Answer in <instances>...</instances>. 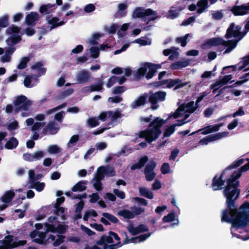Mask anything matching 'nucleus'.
I'll list each match as a JSON object with an SVG mask.
<instances>
[{
	"mask_svg": "<svg viewBox=\"0 0 249 249\" xmlns=\"http://www.w3.org/2000/svg\"><path fill=\"white\" fill-rule=\"evenodd\" d=\"M244 162V159H240L233 162L219 177L216 175L214 177L212 185L213 190H220L224 185L226 178L230 176L227 179V185L224 191L228 209L222 212L221 221L231 223V233L232 236L238 238H241L242 236L236 234L235 232H241V231L249 228V215L247 213L248 204H243L238 211L235 205V201L240 194V190L237 188L239 186L237 179L241 177L242 172L249 170V161L239 170L233 173L231 171V169L239 166Z\"/></svg>",
	"mask_w": 249,
	"mask_h": 249,
	"instance_id": "f257e3e1",
	"label": "nucleus"
},
{
	"mask_svg": "<svg viewBox=\"0 0 249 249\" xmlns=\"http://www.w3.org/2000/svg\"><path fill=\"white\" fill-rule=\"evenodd\" d=\"M241 27L231 23L227 30L225 37L227 39L233 37V39L226 41L221 37H213L206 40L201 45V47L203 49H208L213 46L221 45L228 47L224 53H229L236 47L237 43L244 37V35L241 32Z\"/></svg>",
	"mask_w": 249,
	"mask_h": 249,
	"instance_id": "f03ea898",
	"label": "nucleus"
},
{
	"mask_svg": "<svg viewBox=\"0 0 249 249\" xmlns=\"http://www.w3.org/2000/svg\"><path fill=\"white\" fill-rule=\"evenodd\" d=\"M151 234V233H147L129 239L126 233L124 232L122 236L125 237V238L123 243L122 244L118 234L113 231H109L107 236H102L100 239L97 242V244L101 246V247L99 248L102 249H117L124 244L130 243H137L144 241L150 237Z\"/></svg>",
	"mask_w": 249,
	"mask_h": 249,
	"instance_id": "7ed1b4c3",
	"label": "nucleus"
},
{
	"mask_svg": "<svg viewBox=\"0 0 249 249\" xmlns=\"http://www.w3.org/2000/svg\"><path fill=\"white\" fill-rule=\"evenodd\" d=\"M196 105L193 101L184 103L178 107L177 111L172 115H171L167 120L173 117L175 119L178 118L183 117V119L177 120V123L172 124L168 127L164 132V137H169L175 130V127L177 126H181L186 123L189 122V120H186L196 109Z\"/></svg>",
	"mask_w": 249,
	"mask_h": 249,
	"instance_id": "20e7f679",
	"label": "nucleus"
},
{
	"mask_svg": "<svg viewBox=\"0 0 249 249\" xmlns=\"http://www.w3.org/2000/svg\"><path fill=\"white\" fill-rule=\"evenodd\" d=\"M20 28L12 25L6 30V33L9 37L6 40L8 48L5 50V53L0 57V60L2 63L10 62L11 60V56L16 48L14 45L18 43L21 39L19 35Z\"/></svg>",
	"mask_w": 249,
	"mask_h": 249,
	"instance_id": "39448f33",
	"label": "nucleus"
},
{
	"mask_svg": "<svg viewBox=\"0 0 249 249\" xmlns=\"http://www.w3.org/2000/svg\"><path fill=\"white\" fill-rule=\"evenodd\" d=\"M121 114L120 111L117 110L114 112L112 111H108L103 112L99 116L98 118L96 117L89 118L88 120V123L89 125L91 127H95L99 124L98 119L102 121H107L108 122L106 127L95 131L93 134L94 135H98L103 133L105 130L111 128L113 126L115 123L116 122L117 119L120 118Z\"/></svg>",
	"mask_w": 249,
	"mask_h": 249,
	"instance_id": "423d86ee",
	"label": "nucleus"
},
{
	"mask_svg": "<svg viewBox=\"0 0 249 249\" xmlns=\"http://www.w3.org/2000/svg\"><path fill=\"white\" fill-rule=\"evenodd\" d=\"M166 121L160 117H157L150 124L147 129L139 132V138H145L148 142L155 141L161 134L160 127Z\"/></svg>",
	"mask_w": 249,
	"mask_h": 249,
	"instance_id": "0eeeda50",
	"label": "nucleus"
},
{
	"mask_svg": "<svg viewBox=\"0 0 249 249\" xmlns=\"http://www.w3.org/2000/svg\"><path fill=\"white\" fill-rule=\"evenodd\" d=\"M30 237L33 241L39 244H45L46 243H52L53 245L57 247L60 245L63 241V238L62 235H50V236L45 240L46 234L43 232H40L38 231H34L30 233Z\"/></svg>",
	"mask_w": 249,
	"mask_h": 249,
	"instance_id": "6e6552de",
	"label": "nucleus"
},
{
	"mask_svg": "<svg viewBox=\"0 0 249 249\" xmlns=\"http://www.w3.org/2000/svg\"><path fill=\"white\" fill-rule=\"evenodd\" d=\"M115 175V172L112 167L109 165L99 167L92 180L93 186L98 191L102 190L103 188L101 180L104 178L105 176L113 177Z\"/></svg>",
	"mask_w": 249,
	"mask_h": 249,
	"instance_id": "1a4fd4ad",
	"label": "nucleus"
},
{
	"mask_svg": "<svg viewBox=\"0 0 249 249\" xmlns=\"http://www.w3.org/2000/svg\"><path fill=\"white\" fill-rule=\"evenodd\" d=\"M56 219L57 217L55 216H50L47 222L44 224L41 223L36 224L35 227L37 230H40L44 227V229L47 232L51 231L63 233L66 231V227L60 224V222L58 221Z\"/></svg>",
	"mask_w": 249,
	"mask_h": 249,
	"instance_id": "9d476101",
	"label": "nucleus"
},
{
	"mask_svg": "<svg viewBox=\"0 0 249 249\" xmlns=\"http://www.w3.org/2000/svg\"><path fill=\"white\" fill-rule=\"evenodd\" d=\"M160 67L161 66L159 64L145 63L142 65L139 69L134 71V79L136 80L140 79L142 76L144 75L146 71L148 70L149 71L146 75V78L149 79L153 76L157 70L160 68Z\"/></svg>",
	"mask_w": 249,
	"mask_h": 249,
	"instance_id": "9b49d317",
	"label": "nucleus"
},
{
	"mask_svg": "<svg viewBox=\"0 0 249 249\" xmlns=\"http://www.w3.org/2000/svg\"><path fill=\"white\" fill-rule=\"evenodd\" d=\"M132 17L133 18L148 17V20H154L158 17L157 13L151 9H145L142 7L136 8L132 14Z\"/></svg>",
	"mask_w": 249,
	"mask_h": 249,
	"instance_id": "f8f14e48",
	"label": "nucleus"
},
{
	"mask_svg": "<svg viewBox=\"0 0 249 249\" xmlns=\"http://www.w3.org/2000/svg\"><path fill=\"white\" fill-rule=\"evenodd\" d=\"M15 106V113H17L19 110L27 111L29 110L32 102L28 100L25 96L21 95L18 97L14 102Z\"/></svg>",
	"mask_w": 249,
	"mask_h": 249,
	"instance_id": "ddd939ff",
	"label": "nucleus"
},
{
	"mask_svg": "<svg viewBox=\"0 0 249 249\" xmlns=\"http://www.w3.org/2000/svg\"><path fill=\"white\" fill-rule=\"evenodd\" d=\"M14 238L12 235L6 236L2 240L3 245L0 246V249H11L16 247L23 246L26 243L25 240L16 241L14 240Z\"/></svg>",
	"mask_w": 249,
	"mask_h": 249,
	"instance_id": "4468645a",
	"label": "nucleus"
},
{
	"mask_svg": "<svg viewBox=\"0 0 249 249\" xmlns=\"http://www.w3.org/2000/svg\"><path fill=\"white\" fill-rule=\"evenodd\" d=\"M188 84V82H182L180 79L178 78L174 79H167L164 80L159 82L157 85L161 86L162 88H171L175 87V89H177L186 86Z\"/></svg>",
	"mask_w": 249,
	"mask_h": 249,
	"instance_id": "2eb2a0df",
	"label": "nucleus"
},
{
	"mask_svg": "<svg viewBox=\"0 0 249 249\" xmlns=\"http://www.w3.org/2000/svg\"><path fill=\"white\" fill-rule=\"evenodd\" d=\"M91 75L89 71L86 69L77 71L75 76V80L77 84H84L91 81Z\"/></svg>",
	"mask_w": 249,
	"mask_h": 249,
	"instance_id": "dca6fc26",
	"label": "nucleus"
},
{
	"mask_svg": "<svg viewBox=\"0 0 249 249\" xmlns=\"http://www.w3.org/2000/svg\"><path fill=\"white\" fill-rule=\"evenodd\" d=\"M15 195L14 190L6 191L0 199V211L6 209Z\"/></svg>",
	"mask_w": 249,
	"mask_h": 249,
	"instance_id": "f3484780",
	"label": "nucleus"
},
{
	"mask_svg": "<svg viewBox=\"0 0 249 249\" xmlns=\"http://www.w3.org/2000/svg\"><path fill=\"white\" fill-rule=\"evenodd\" d=\"M104 82L100 80L96 84L84 87L80 90V93L84 95H87L93 91H100L103 89Z\"/></svg>",
	"mask_w": 249,
	"mask_h": 249,
	"instance_id": "a211bd4d",
	"label": "nucleus"
},
{
	"mask_svg": "<svg viewBox=\"0 0 249 249\" xmlns=\"http://www.w3.org/2000/svg\"><path fill=\"white\" fill-rule=\"evenodd\" d=\"M166 93L164 91H158L151 94L149 98V101L152 104L153 109L157 108V106H154L159 102H163L165 99Z\"/></svg>",
	"mask_w": 249,
	"mask_h": 249,
	"instance_id": "6ab92c4d",
	"label": "nucleus"
},
{
	"mask_svg": "<svg viewBox=\"0 0 249 249\" xmlns=\"http://www.w3.org/2000/svg\"><path fill=\"white\" fill-rule=\"evenodd\" d=\"M156 166V163L154 161H150L145 166L144 174L146 180L148 181L152 180L156 177L154 169Z\"/></svg>",
	"mask_w": 249,
	"mask_h": 249,
	"instance_id": "aec40b11",
	"label": "nucleus"
},
{
	"mask_svg": "<svg viewBox=\"0 0 249 249\" xmlns=\"http://www.w3.org/2000/svg\"><path fill=\"white\" fill-rule=\"evenodd\" d=\"M228 133V132H222L210 135L200 140L199 143L202 145H206L210 142L215 141L227 136Z\"/></svg>",
	"mask_w": 249,
	"mask_h": 249,
	"instance_id": "412c9836",
	"label": "nucleus"
},
{
	"mask_svg": "<svg viewBox=\"0 0 249 249\" xmlns=\"http://www.w3.org/2000/svg\"><path fill=\"white\" fill-rule=\"evenodd\" d=\"M184 9V7L180 5V3H178L172 6L170 9L168 11L166 17L168 18L173 19L178 18L181 12Z\"/></svg>",
	"mask_w": 249,
	"mask_h": 249,
	"instance_id": "4be33fe9",
	"label": "nucleus"
},
{
	"mask_svg": "<svg viewBox=\"0 0 249 249\" xmlns=\"http://www.w3.org/2000/svg\"><path fill=\"white\" fill-rule=\"evenodd\" d=\"M232 78V76L231 74L220 77L218 81L212 85V89H213V92L214 93H215L217 90H218L221 86L225 85L228 82L231 81Z\"/></svg>",
	"mask_w": 249,
	"mask_h": 249,
	"instance_id": "5701e85b",
	"label": "nucleus"
},
{
	"mask_svg": "<svg viewBox=\"0 0 249 249\" xmlns=\"http://www.w3.org/2000/svg\"><path fill=\"white\" fill-rule=\"evenodd\" d=\"M231 11L236 16L247 14L249 13V2L241 6H235L232 8Z\"/></svg>",
	"mask_w": 249,
	"mask_h": 249,
	"instance_id": "b1692460",
	"label": "nucleus"
},
{
	"mask_svg": "<svg viewBox=\"0 0 249 249\" xmlns=\"http://www.w3.org/2000/svg\"><path fill=\"white\" fill-rule=\"evenodd\" d=\"M249 64V55L245 56L242 58V60L237 64L234 66H230L223 68L222 74H224V71L228 69H232V71L238 70L239 71L243 69L246 66Z\"/></svg>",
	"mask_w": 249,
	"mask_h": 249,
	"instance_id": "393cba45",
	"label": "nucleus"
},
{
	"mask_svg": "<svg viewBox=\"0 0 249 249\" xmlns=\"http://www.w3.org/2000/svg\"><path fill=\"white\" fill-rule=\"evenodd\" d=\"M48 24L50 25V30H52L59 26L63 25L66 21H60V19L57 17L48 16L47 17Z\"/></svg>",
	"mask_w": 249,
	"mask_h": 249,
	"instance_id": "a878e982",
	"label": "nucleus"
},
{
	"mask_svg": "<svg viewBox=\"0 0 249 249\" xmlns=\"http://www.w3.org/2000/svg\"><path fill=\"white\" fill-rule=\"evenodd\" d=\"M147 97L148 94L146 93L141 95L131 103L130 105L131 108L132 109H135L144 106L146 102Z\"/></svg>",
	"mask_w": 249,
	"mask_h": 249,
	"instance_id": "bb28decb",
	"label": "nucleus"
},
{
	"mask_svg": "<svg viewBox=\"0 0 249 249\" xmlns=\"http://www.w3.org/2000/svg\"><path fill=\"white\" fill-rule=\"evenodd\" d=\"M222 126V124H215L213 125H209V126L204 127L203 129L198 130L196 132H194V133L202 131V132H201L202 134L206 135V134H208L209 133H212L213 132H216V131H218L219 130L220 127ZM193 134H194V133H193L191 135H192Z\"/></svg>",
	"mask_w": 249,
	"mask_h": 249,
	"instance_id": "cd10ccee",
	"label": "nucleus"
},
{
	"mask_svg": "<svg viewBox=\"0 0 249 249\" xmlns=\"http://www.w3.org/2000/svg\"><path fill=\"white\" fill-rule=\"evenodd\" d=\"M38 80L35 75L27 76L24 81V85L27 88H32L38 83Z\"/></svg>",
	"mask_w": 249,
	"mask_h": 249,
	"instance_id": "c85d7f7f",
	"label": "nucleus"
},
{
	"mask_svg": "<svg viewBox=\"0 0 249 249\" xmlns=\"http://www.w3.org/2000/svg\"><path fill=\"white\" fill-rule=\"evenodd\" d=\"M109 47L107 44H103L102 45H100L99 47H91L89 49L90 52L91 53V57L96 58L99 56V51H104L107 48H108Z\"/></svg>",
	"mask_w": 249,
	"mask_h": 249,
	"instance_id": "c756f323",
	"label": "nucleus"
},
{
	"mask_svg": "<svg viewBox=\"0 0 249 249\" xmlns=\"http://www.w3.org/2000/svg\"><path fill=\"white\" fill-rule=\"evenodd\" d=\"M59 128L57 124L54 122H52L48 124L47 126L44 129V131L46 134H55L57 132Z\"/></svg>",
	"mask_w": 249,
	"mask_h": 249,
	"instance_id": "7c9ffc66",
	"label": "nucleus"
},
{
	"mask_svg": "<svg viewBox=\"0 0 249 249\" xmlns=\"http://www.w3.org/2000/svg\"><path fill=\"white\" fill-rule=\"evenodd\" d=\"M196 5L197 7L196 13L199 15L204 13L210 6L207 0H199Z\"/></svg>",
	"mask_w": 249,
	"mask_h": 249,
	"instance_id": "2f4dec72",
	"label": "nucleus"
},
{
	"mask_svg": "<svg viewBox=\"0 0 249 249\" xmlns=\"http://www.w3.org/2000/svg\"><path fill=\"white\" fill-rule=\"evenodd\" d=\"M128 230L132 235H135L142 232L147 231L148 228L144 225H140L136 227L130 226L128 227Z\"/></svg>",
	"mask_w": 249,
	"mask_h": 249,
	"instance_id": "473e14b6",
	"label": "nucleus"
},
{
	"mask_svg": "<svg viewBox=\"0 0 249 249\" xmlns=\"http://www.w3.org/2000/svg\"><path fill=\"white\" fill-rule=\"evenodd\" d=\"M127 6L128 5L126 3L119 4L118 6V11L115 15V17L120 18L125 16L127 14L126 9Z\"/></svg>",
	"mask_w": 249,
	"mask_h": 249,
	"instance_id": "72a5a7b5",
	"label": "nucleus"
},
{
	"mask_svg": "<svg viewBox=\"0 0 249 249\" xmlns=\"http://www.w3.org/2000/svg\"><path fill=\"white\" fill-rule=\"evenodd\" d=\"M31 68L37 73V77L44 75L46 72V69L42 67V64L40 62L36 63L33 65Z\"/></svg>",
	"mask_w": 249,
	"mask_h": 249,
	"instance_id": "f704fd0d",
	"label": "nucleus"
},
{
	"mask_svg": "<svg viewBox=\"0 0 249 249\" xmlns=\"http://www.w3.org/2000/svg\"><path fill=\"white\" fill-rule=\"evenodd\" d=\"M38 15L36 12H31L30 14L26 16L25 18V21L28 25H34V22L38 20Z\"/></svg>",
	"mask_w": 249,
	"mask_h": 249,
	"instance_id": "c9c22d12",
	"label": "nucleus"
},
{
	"mask_svg": "<svg viewBox=\"0 0 249 249\" xmlns=\"http://www.w3.org/2000/svg\"><path fill=\"white\" fill-rule=\"evenodd\" d=\"M30 188L36 189L38 192H41L45 186L44 182H35V180L33 179L31 181H28Z\"/></svg>",
	"mask_w": 249,
	"mask_h": 249,
	"instance_id": "e433bc0d",
	"label": "nucleus"
},
{
	"mask_svg": "<svg viewBox=\"0 0 249 249\" xmlns=\"http://www.w3.org/2000/svg\"><path fill=\"white\" fill-rule=\"evenodd\" d=\"M56 8V5L55 4H47L43 5L40 7L39 12L42 14H49L51 13L53 10Z\"/></svg>",
	"mask_w": 249,
	"mask_h": 249,
	"instance_id": "4c0bfd02",
	"label": "nucleus"
},
{
	"mask_svg": "<svg viewBox=\"0 0 249 249\" xmlns=\"http://www.w3.org/2000/svg\"><path fill=\"white\" fill-rule=\"evenodd\" d=\"M139 191L141 196L149 199H152L154 197L153 193L146 187H141L139 188Z\"/></svg>",
	"mask_w": 249,
	"mask_h": 249,
	"instance_id": "58836bf2",
	"label": "nucleus"
},
{
	"mask_svg": "<svg viewBox=\"0 0 249 249\" xmlns=\"http://www.w3.org/2000/svg\"><path fill=\"white\" fill-rule=\"evenodd\" d=\"M18 144V140L16 138L13 137L6 142L5 147L8 149H13L17 147Z\"/></svg>",
	"mask_w": 249,
	"mask_h": 249,
	"instance_id": "ea45409f",
	"label": "nucleus"
},
{
	"mask_svg": "<svg viewBox=\"0 0 249 249\" xmlns=\"http://www.w3.org/2000/svg\"><path fill=\"white\" fill-rule=\"evenodd\" d=\"M148 157L146 156H144V157L141 158L138 163L133 165L131 167V170H135L136 169H140L142 167L144 166L145 163L148 160Z\"/></svg>",
	"mask_w": 249,
	"mask_h": 249,
	"instance_id": "a19ab883",
	"label": "nucleus"
},
{
	"mask_svg": "<svg viewBox=\"0 0 249 249\" xmlns=\"http://www.w3.org/2000/svg\"><path fill=\"white\" fill-rule=\"evenodd\" d=\"M119 215L123 217L125 219H132L134 217V214L131 211L128 210H123L118 212Z\"/></svg>",
	"mask_w": 249,
	"mask_h": 249,
	"instance_id": "79ce46f5",
	"label": "nucleus"
},
{
	"mask_svg": "<svg viewBox=\"0 0 249 249\" xmlns=\"http://www.w3.org/2000/svg\"><path fill=\"white\" fill-rule=\"evenodd\" d=\"M86 182L84 181H81L77 183L72 188V191L73 192L76 191H83L86 189Z\"/></svg>",
	"mask_w": 249,
	"mask_h": 249,
	"instance_id": "37998d69",
	"label": "nucleus"
},
{
	"mask_svg": "<svg viewBox=\"0 0 249 249\" xmlns=\"http://www.w3.org/2000/svg\"><path fill=\"white\" fill-rule=\"evenodd\" d=\"M189 65V62L187 61L180 62L178 61L174 63L171 65V68L172 70H177L181 68L186 67Z\"/></svg>",
	"mask_w": 249,
	"mask_h": 249,
	"instance_id": "c03bdc74",
	"label": "nucleus"
},
{
	"mask_svg": "<svg viewBox=\"0 0 249 249\" xmlns=\"http://www.w3.org/2000/svg\"><path fill=\"white\" fill-rule=\"evenodd\" d=\"M47 150L50 154H55L61 152V149L55 144L48 146Z\"/></svg>",
	"mask_w": 249,
	"mask_h": 249,
	"instance_id": "a18cd8bd",
	"label": "nucleus"
},
{
	"mask_svg": "<svg viewBox=\"0 0 249 249\" xmlns=\"http://www.w3.org/2000/svg\"><path fill=\"white\" fill-rule=\"evenodd\" d=\"M212 18L213 19L220 20L224 17V13L221 11H211Z\"/></svg>",
	"mask_w": 249,
	"mask_h": 249,
	"instance_id": "49530a36",
	"label": "nucleus"
},
{
	"mask_svg": "<svg viewBox=\"0 0 249 249\" xmlns=\"http://www.w3.org/2000/svg\"><path fill=\"white\" fill-rule=\"evenodd\" d=\"M55 213L56 215L55 216L57 217L56 220L58 221V216H60L61 219H65V214H64V209L62 207H60L59 206H55Z\"/></svg>",
	"mask_w": 249,
	"mask_h": 249,
	"instance_id": "de8ad7c7",
	"label": "nucleus"
},
{
	"mask_svg": "<svg viewBox=\"0 0 249 249\" xmlns=\"http://www.w3.org/2000/svg\"><path fill=\"white\" fill-rule=\"evenodd\" d=\"M29 181H31L32 179L35 180V182H37V180L40 179L42 178L41 174L35 176V171L33 169L29 170L28 171Z\"/></svg>",
	"mask_w": 249,
	"mask_h": 249,
	"instance_id": "09e8293b",
	"label": "nucleus"
},
{
	"mask_svg": "<svg viewBox=\"0 0 249 249\" xmlns=\"http://www.w3.org/2000/svg\"><path fill=\"white\" fill-rule=\"evenodd\" d=\"M45 155V152L43 151L39 150L33 153L34 161L40 160Z\"/></svg>",
	"mask_w": 249,
	"mask_h": 249,
	"instance_id": "8fccbe9b",
	"label": "nucleus"
},
{
	"mask_svg": "<svg viewBox=\"0 0 249 249\" xmlns=\"http://www.w3.org/2000/svg\"><path fill=\"white\" fill-rule=\"evenodd\" d=\"M103 36V34L96 33L93 34L89 40V42L90 44L96 45L98 44V40L99 38Z\"/></svg>",
	"mask_w": 249,
	"mask_h": 249,
	"instance_id": "3c124183",
	"label": "nucleus"
},
{
	"mask_svg": "<svg viewBox=\"0 0 249 249\" xmlns=\"http://www.w3.org/2000/svg\"><path fill=\"white\" fill-rule=\"evenodd\" d=\"M190 36V34H187L184 36L177 37L176 41L178 43H180L182 47H185L187 44V39Z\"/></svg>",
	"mask_w": 249,
	"mask_h": 249,
	"instance_id": "603ef678",
	"label": "nucleus"
},
{
	"mask_svg": "<svg viewBox=\"0 0 249 249\" xmlns=\"http://www.w3.org/2000/svg\"><path fill=\"white\" fill-rule=\"evenodd\" d=\"M29 207V204L28 203H25L23 206L22 209H17L15 210V213L20 212V213L18 215V217L22 218L24 216V213L28 209Z\"/></svg>",
	"mask_w": 249,
	"mask_h": 249,
	"instance_id": "864d4df0",
	"label": "nucleus"
},
{
	"mask_svg": "<svg viewBox=\"0 0 249 249\" xmlns=\"http://www.w3.org/2000/svg\"><path fill=\"white\" fill-rule=\"evenodd\" d=\"M29 61V58L27 57L22 58L19 64L18 65L17 68L19 70H21L25 68L27 66V64Z\"/></svg>",
	"mask_w": 249,
	"mask_h": 249,
	"instance_id": "5fc2aeb1",
	"label": "nucleus"
},
{
	"mask_svg": "<svg viewBox=\"0 0 249 249\" xmlns=\"http://www.w3.org/2000/svg\"><path fill=\"white\" fill-rule=\"evenodd\" d=\"M79 139V136L78 135H75L72 136L70 141H69L67 146L68 148L73 147L76 144V143Z\"/></svg>",
	"mask_w": 249,
	"mask_h": 249,
	"instance_id": "6e6d98bb",
	"label": "nucleus"
},
{
	"mask_svg": "<svg viewBox=\"0 0 249 249\" xmlns=\"http://www.w3.org/2000/svg\"><path fill=\"white\" fill-rule=\"evenodd\" d=\"M249 80V72L239 77V80L236 81L235 85H240Z\"/></svg>",
	"mask_w": 249,
	"mask_h": 249,
	"instance_id": "4d7b16f0",
	"label": "nucleus"
},
{
	"mask_svg": "<svg viewBox=\"0 0 249 249\" xmlns=\"http://www.w3.org/2000/svg\"><path fill=\"white\" fill-rule=\"evenodd\" d=\"M103 216L105 217L108 220L109 222L113 223H117L118 222V219L115 216L111 215L108 213H103Z\"/></svg>",
	"mask_w": 249,
	"mask_h": 249,
	"instance_id": "13d9d810",
	"label": "nucleus"
},
{
	"mask_svg": "<svg viewBox=\"0 0 249 249\" xmlns=\"http://www.w3.org/2000/svg\"><path fill=\"white\" fill-rule=\"evenodd\" d=\"M18 123L17 121L14 120L7 124V128L10 131H12L18 128Z\"/></svg>",
	"mask_w": 249,
	"mask_h": 249,
	"instance_id": "bf43d9fd",
	"label": "nucleus"
},
{
	"mask_svg": "<svg viewBox=\"0 0 249 249\" xmlns=\"http://www.w3.org/2000/svg\"><path fill=\"white\" fill-rule=\"evenodd\" d=\"M133 42L139 44L141 45L145 46L146 45L150 44L151 40L149 38H147V39L139 38V39H135L133 41Z\"/></svg>",
	"mask_w": 249,
	"mask_h": 249,
	"instance_id": "052dcab7",
	"label": "nucleus"
},
{
	"mask_svg": "<svg viewBox=\"0 0 249 249\" xmlns=\"http://www.w3.org/2000/svg\"><path fill=\"white\" fill-rule=\"evenodd\" d=\"M175 219V215L174 213H170L167 215L164 216L162 220L164 222H170Z\"/></svg>",
	"mask_w": 249,
	"mask_h": 249,
	"instance_id": "680f3d73",
	"label": "nucleus"
},
{
	"mask_svg": "<svg viewBox=\"0 0 249 249\" xmlns=\"http://www.w3.org/2000/svg\"><path fill=\"white\" fill-rule=\"evenodd\" d=\"M115 196L121 199H124L125 197V195L124 192L120 191L118 189H114L113 191Z\"/></svg>",
	"mask_w": 249,
	"mask_h": 249,
	"instance_id": "e2e57ef3",
	"label": "nucleus"
},
{
	"mask_svg": "<svg viewBox=\"0 0 249 249\" xmlns=\"http://www.w3.org/2000/svg\"><path fill=\"white\" fill-rule=\"evenodd\" d=\"M65 194L66 196H71L72 198H74V199L78 198V199H81L82 198H85L87 196V195L85 193L83 194L82 195H78L77 196L73 195L72 193L70 191L67 192Z\"/></svg>",
	"mask_w": 249,
	"mask_h": 249,
	"instance_id": "0e129e2a",
	"label": "nucleus"
},
{
	"mask_svg": "<svg viewBox=\"0 0 249 249\" xmlns=\"http://www.w3.org/2000/svg\"><path fill=\"white\" fill-rule=\"evenodd\" d=\"M131 210L135 215H139L141 214L144 210L141 207L133 206L131 207Z\"/></svg>",
	"mask_w": 249,
	"mask_h": 249,
	"instance_id": "69168bd1",
	"label": "nucleus"
},
{
	"mask_svg": "<svg viewBox=\"0 0 249 249\" xmlns=\"http://www.w3.org/2000/svg\"><path fill=\"white\" fill-rule=\"evenodd\" d=\"M119 29V26L116 24H113L109 27L107 28V31L110 34H114Z\"/></svg>",
	"mask_w": 249,
	"mask_h": 249,
	"instance_id": "338daca9",
	"label": "nucleus"
},
{
	"mask_svg": "<svg viewBox=\"0 0 249 249\" xmlns=\"http://www.w3.org/2000/svg\"><path fill=\"white\" fill-rule=\"evenodd\" d=\"M126 90V88L124 86H119L113 89L112 92L113 94H120L124 92Z\"/></svg>",
	"mask_w": 249,
	"mask_h": 249,
	"instance_id": "774afa93",
	"label": "nucleus"
}]
</instances>
